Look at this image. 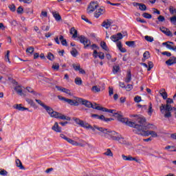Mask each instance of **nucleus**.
<instances>
[{
  "instance_id": "6e6552de",
  "label": "nucleus",
  "mask_w": 176,
  "mask_h": 176,
  "mask_svg": "<svg viewBox=\"0 0 176 176\" xmlns=\"http://www.w3.org/2000/svg\"><path fill=\"white\" fill-rule=\"evenodd\" d=\"M78 39H79L80 43H82V45H84L85 49L90 47V45H91V42L90 41V40L89 38H86V36H78Z\"/></svg>"
},
{
  "instance_id": "7ed1b4c3",
  "label": "nucleus",
  "mask_w": 176,
  "mask_h": 176,
  "mask_svg": "<svg viewBox=\"0 0 176 176\" xmlns=\"http://www.w3.org/2000/svg\"><path fill=\"white\" fill-rule=\"evenodd\" d=\"M44 109L50 114L51 118H55V119H60L61 120H71V118L67 117L57 111L53 110V109L47 105H45Z\"/></svg>"
},
{
  "instance_id": "69168bd1",
  "label": "nucleus",
  "mask_w": 176,
  "mask_h": 176,
  "mask_svg": "<svg viewBox=\"0 0 176 176\" xmlns=\"http://www.w3.org/2000/svg\"><path fill=\"white\" fill-rule=\"evenodd\" d=\"M10 24H11V25H12L13 27H16L19 23L16 20H12L10 21Z\"/></svg>"
},
{
  "instance_id": "412c9836",
  "label": "nucleus",
  "mask_w": 176,
  "mask_h": 176,
  "mask_svg": "<svg viewBox=\"0 0 176 176\" xmlns=\"http://www.w3.org/2000/svg\"><path fill=\"white\" fill-rule=\"evenodd\" d=\"M14 109H17L18 111H21L22 112L24 111H28V108L23 107V104H16L14 107Z\"/></svg>"
},
{
  "instance_id": "4c0bfd02",
  "label": "nucleus",
  "mask_w": 176,
  "mask_h": 176,
  "mask_svg": "<svg viewBox=\"0 0 176 176\" xmlns=\"http://www.w3.org/2000/svg\"><path fill=\"white\" fill-rule=\"evenodd\" d=\"M125 45H126V46H129V47H134V46L135 45V41H126L125 43Z\"/></svg>"
},
{
  "instance_id": "de8ad7c7",
  "label": "nucleus",
  "mask_w": 176,
  "mask_h": 176,
  "mask_svg": "<svg viewBox=\"0 0 176 176\" xmlns=\"http://www.w3.org/2000/svg\"><path fill=\"white\" fill-rule=\"evenodd\" d=\"M169 12H170V14H175L176 9L174 7H173V6H170L169 7Z\"/></svg>"
},
{
  "instance_id": "2eb2a0df",
  "label": "nucleus",
  "mask_w": 176,
  "mask_h": 176,
  "mask_svg": "<svg viewBox=\"0 0 176 176\" xmlns=\"http://www.w3.org/2000/svg\"><path fill=\"white\" fill-rule=\"evenodd\" d=\"M93 56L94 58H97V57H99L100 60H104L105 58V54H104L103 52H98L97 50L94 51Z\"/></svg>"
},
{
  "instance_id": "dca6fc26",
  "label": "nucleus",
  "mask_w": 176,
  "mask_h": 176,
  "mask_svg": "<svg viewBox=\"0 0 176 176\" xmlns=\"http://www.w3.org/2000/svg\"><path fill=\"white\" fill-rule=\"evenodd\" d=\"M56 89H57V90H58V91H62L63 93H65L66 94H68L69 96H72V94L71 93V90L67 89V88H64L60 86H56L55 87Z\"/></svg>"
},
{
  "instance_id": "680f3d73",
  "label": "nucleus",
  "mask_w": 176,
  "mask_h": 176,
  "mask_svg": "<svg viewBox=\"0 0 176 176\" xmlns=\"http://www.w3.org/2000/svg\"><path fill=\"white\" fill-rule=\"evenodd\" d=\"M134 101L135 102H141L142 99H141V96H137L134 98Z\"/></svg>"
},
{
  "instance_id": "4be33fe9",
  "label": "nucleus",
  "mask_w": 176,
  "mask_h": 176,
  "mask_svg": "<svg viewBox=\"0 0 176 176\" xmlns=\"http://www.w3.org/2000/svg\"><path fill=\"white\" fill-rule=\"evenodd\" d=\"M52 130L56 131V133H61V127L58 126V122H55L54 126L52 127Z\"/></svg>"
},
{
  "instance_id": "20e7f679",
  "label": "nucleus",
  "mask_w": 176,
  "mask_h": 176,
  "mask_svg": "<svg viewBox=\"0 0 176 176\" xmlns=\"http://www.w3.org/2000/svg\"><path fill=\"white\" fill-rule=\"evenodd\" d=\"M96 129L98 130V131H100V133H98L99 135H100L101 137H106V135H109L110 138L112 139L113 141H115V140L119 135V133H116L115 131H111L108 129L96 127Z\"/></svg>"
},
{
  "instance_id": "4468645a",
  "label": "nucleus",
  "mask_w": 176,
  "mask_h": 176,
  "mask_svg": "<svg viewBox=\"0 0 176 176\" xmlns=\"http://www.w3.org/2000/svg\"><path fill=\"white\" fill-rule=\"evenodd\" d=\"M122 157L123 160L128 162H136V163H138V159H137L136 157H133L131 155L126 156L124 155H122Z\"/></svg>"
},
{
  "instance_id": "a19ab883",
  "label": "nucleus",
  "mask_w": 176,
  "mask_h": 176,
  "mask_svg": "<svg viewBox=\"0 0 176 176\" xmlns=\"http://www.w3.org/2000/svg\"><path fill=\"white\" fill-rule=\"evenodd\" d=\"M67 141L69 142V144H71L72 145H74V146H76V145L78 144V142H76L71 138L67 139Z\"/></svg>"
},
{
  "instance_id": "a18cd8bd",
  "label": "nucleus",
  "mask_w": 176,
  "mask_h": 176,
  "mask_svg": "<svg viewBox=\"0 0 176 176\" xmlns=\"http://www.w3.org/2000/svg\"><path fill=\"white\" fill-rule=\"evenodd\" d=\"M71 54L73 57H76L78 56V50L75 48H72V50L71 51Z\"/></svg>"
},
{
  "instance_id": "8fccbe9b",
  "label": "nucleus",
  "mask_w": 176,
  "mask_h": 176,
  "mask_svg": "<svg viewBox=\"0 0 176 176\" xmlns=\"http://www.w3.org/2000/svg\"><path fill=\"white\" fill-rule=\"evenodd\" d=\"M26 102H27L28 104H29V105H30L31 107H34V105H35V103L34 102V100H32V99L26 98Z\"/></svg>"
},
{
  "instance_id": "72a5a7b5",
  "label": "nucleus",
  "mask_w": 176,
  "mask_h": 176,
  "mask_svg": "<svg viewBox=\"0 0 176 176\" xmlns=\"http://www.w3.org/2000/svg\"><path fill=\"white\" fill-rule=\"evenodd\" d=\"M95 109H97L98 111H102L103 112H109V109H107V108H104V107H101L100 106H96V107H95Z\"/></svg>"
},
{
  "instance_id": "393cba45",
  "label": "nucleus",
  "mask_w": 176,
  "mask_h": 176,
  "mask_svg": "<svg viewBox=\"0 0 176 176\" xmlns=\"http://www.w3.org/2000/svg\"><path fill=\"white\" fill-rule=\"evenodd\" d=\"M70 34L73 35V38H78V30L75 28L73 27L70 29Z\"/></svg>"
},
{
  "instance_id": "e433bc0d",
  "label": "nucleus",
  "mask_w": 176,
  "mask_h": 176,
  "mask_svg": "<svg viewBox=\"0 0 176 176\" xmlns=\"http://www.w3.org/2000/svg\"><path fill=\"white\" fill-rule=\"evenodd\" d=\"M87 145V142H85V140H81L80 142H77V144L76 146H86Z\"/></svg>"
},
{
  "instance_id": "5fc2aeb1",
  "label": "nucleus",
  "mask_w": 176,
  "mask_h": 176,
  "mask_svg": "<svg viewBox=\"0 0 176 176\" xmlns=\"http://www.w3.org/2000/svg\"><path fill=\"white\" fill-rule=\"evenodd\" d=\"M26 52L29 53V54H32L34 53V47H29L27 48Z\"/></svg>"
},
{
  "instance_id": "49530a36",
  "label": "nucleus",
  "mask_w": 176,
  "mask_h": 176,
  "mask_svg": "<svg viewBox=\"0 0 176 176\" xmlns=\"http://www.w3.org/2000/svg\"><path fill=\"white\" fill-rule=\"evenodd\" d=\"M35 101L36 102H37V104H38V105H41V107H42L43 108L46 107V104H45V103H43L42 100L36 99Z\"/></svg>"
},
{
  "instance_id": "3c124183",
  "label": "nucleus",
  "mask_w": 176,
  "mask_h": 176,
  "mask_svg": "<svg viewBox=\"0 0 176 176\" xmlns=\"http://www.w3.org/2000/svg\"><path fill=\"white\" fill-rule=\"evenodd\" d=\"M10 54V51L8 50L7 54H6V56H5V60L6 62H8V63H10V59L9 58Z\"/></svg>"
},
{
  "instance_id": "ea45409f",
  "label": "nucleus",
  "mask_w": 176,
  "mask_h": 176,
  "mask_svg": "<svg viewBox=\"0 0 176 176\" xmlns=\"http://www.w3.org/2000/svg\"><path fill=\"white\" fill-rule=\"evenodd\" d=\"M120 69V67H119V65H115L113 67V73L115 74H118V72H119Z\"/></svg>"
},
{
  "instance_id": "f8f14e48",
  "label": "nucleus",
  "mask_w": 176,
  "mask_h": 176,
  "mask_svg": "<svg viewBox=\"0 0 176 176\" xmlns=\"http://www.w3.org/2000/svg\"><path fill=\"white\" fill-rule=\"evenodd\" d=\"M97 8H98V4L97 2H91L87 10V13H93V12H94Z\"/></svg>"
},
{
  "instance_id": "a878e982",
  "label": "nucleus",
  "mask_w": 176,
  "mask_h": 176,
  "mask_svg": "<svg viewBox=\"0 0 176 176\" xmlns=\"http://www.w3.org/2000/svg\"><path fill=\"white\" fill-rule=\"evenodd\" d=\"M115 141H118L120 144H126V140H124V138L120 135H118Z\"/></svg>"
},
{
  "instance_id": "052dcab7",
  "label": "nucleus",
  "mask_w": 176,
  "mask_h": 176,
  "mask_svg": "<svg viewBox=\"0 0 176 176\" xmlns=\"http://www.w3.org/2000/svg\"><path fill=\"white\" fill-rule=\"evenodd\" d=\"M47 58H48V60H50V61H52L54 60V56L52 53H48Z\"/></svg>"
},
{
  "instance_id": "79ce46f5",
  "label": "nucleus",
  "mask_w": 176,
  "mask_h": 176,
  "mask_svg": "<svg viewBox=\"0 0 176 176\" xmlns=\"http://www.w3.org/2000/svg\"><path fill=\"white\" fill-rule=\"evenodd\" d=\"M72 67L75 71H79L80 69V65L79 63H74Z\"/></svg>"
},
{
  "instance_id": "423d86ee",
  "label": "nucleus",
  "mask_w": 176,
  "mask_h": 176,
  "mask_svg": "<svg viewBox=\"0 0 176 176\" xmlns=\"http://www.w3.org/2000/svg\"><path fill=\"white\" fill-rule=\"evenodd\" d=\"M58 98H59V100H61V101H65V102H67V104L72 105V107L79 106V101H78V98H76V100H72L58 96Z\"/></svg>"
},
{
  "instance_id": "bb28decb",
  "label": "nucleus",
  "mask_w": 176,
  "mask_h": 176,
  "mask_svg": "<svg viewBox=\"0 0 176 176\" xmlns=\"http://www.w3.org/2000/svg\"><path fill=\"white\" fill-rule=\"evenodd\" d=\"M126 83H130L131 82V72L128 71L126 74V77L125 78Z\"/></svg>"
},
{
  "instance_id": "09e8293b",
  "label": "nucleus",
  "mask_w": 176,
  "mask_h": 176,
  "mask_svg": "<svg viewBox=\"0 0 176 176\" xmlns=\"http://www.w3.org/2000/svg\"><path fill=\"white\" fill-rule=\"evenodd\" d=\"M106 156H110L112 157L113 156V153H112V151L111 149L108 148L107 151L104 153Z\"/></svg>"
},
{
  "instance_id": "0eeeda50",
  "label": "nucleus",
  "mask_w": 176,
  "mask_h": 176,
  "mask_svg": "<svg viewBox=\"0 0 176 176\" xmlns=\"http://www.w3.org/2000/svg\"><path fill=\"white\" fill-rule=\"evenodd\" d=\"M113 116L115 118H117L120 122L125 123L126 126H133V122H131V121H129V118H123V117L119 113V112L116 111L113 114Z\"/></svg>"
},
{
  "instance_id": "9b49d317",
  "label": "nucleus",
  "mask_w": 176,
  "mask_h": 176,
  "mask_svg": "<svg viewBox=\"0 0 176 176\" xmlns=\"http://www.w3.org/2000/svg\"><path fill=\"white\" fill-rule=\"evenodd\" d=\"M140 135H143L144 137H148V135H151L153 138L157 137V133L153 131H144L142 132Z\"/></svg>"
},
{
  "instance_id": "e2e57ef3",
  "label": "nucleus",
  "mask_w": 176,
  "mask_h": 176,
  "mask_svg": "<svg viewBox=\"0 0 176 176\" xmlns=\"http://www.w3.org/2000/svg\"><path fill=\"white\" fill-rule=\"evenodd\" d=\"M0 175H8V171L5 169H0Z\"/></svg>"
},
{
  "instance_id": "58836bf2",
  "label": "nucleus",
  "mask_w": 176,
  "mask_h": 176,
  "mask_svg": "<svg viewBox=\"0 0 176 176\" xmlns=\"http://www.w3.org/2000/svg\"><path fill=\"white\" fill-rule=\"evenodd\" d=\"M74 82L76 85H78V86H80V85L82 83V78L79 77L76 78Z\"/></svg>"
},
{
  "instance_id": "4d7b16f0",
  "label": "nucleus",
  "mask_w": 176,
  "mask_h": 176,
  "mask_svg": "<svg viewBox=\"0 0 176 176\" xmlns=\"http://www.w3.org/2000/svg\"><path fill=\"white\" fill-rule=\"evenodd\" d=\"M125 89L126 91H131V90H133V85L128 84L127 86H125Z\"/></svg>"
},
{
  "instance_id": "c03bdc74",
  "label": "nucleus",
  "mask_w": 176,
  "mask_h": 176,
  "mask_svg": "<svg viewBox=\"0 0 176 176\" xmlns=\"http://www.w3.org/2000/svg\"><path fill=\"white\" fill-rule=\"evenodd\" d=\"M144 39H145L147 42H151V43H152V42H153V41H155L154 38H153V37L150 36H144Z\"/></svg>"
},
{
  "instance_id": "864d4df0",
  "label": "nucleus",
  "mask_w": 176,
  "mask_h": 176,
  "mask_svg": "<svg viewBox=\"0 0 176 176\" xmlns=\"http://www.w3.org/2000/svg\"><path fill=\"white\" fill-rule=\"evenodd\" d=\"M59 69L60 65H58V63H55L52 65V69H54V71H58Z\"/></svg>"
},
{
  "instance_id": "2f4dec72",
  "label": "nucleus",
  "mask_w": 176,
  "mask_h": 176,
  "mask_svg": "<svg viewBox=\"0 0 176 176\" xmlns=\"http://www.w3.org/2000/svg\"><path fill=\"white\" fill-rule=\"evenodd\" d=\"M15 91L19 96H24V94H23V89H21V87L18 86L15 87Z\"/></svg>"
},
{
  "instance_id": "f257e3e1",
  "label": "nucleus",
  "mask_w": 176,
  "mask_h": 176,
  "mask_svg": "<svg viewBox=\"0 0 176 176\" xmlns=\"http://www.w3.org/2000/svg\"><path fill=\"white\" fill-rule=\"evenodd\" d=\"M131 118H137L136 120L138 124H135L134 122H131L132 126H129V127H133V131L135 133V134H138L139 135L144 131V129L145 127V122H146V120L145 118L142 116H138L137 115H131Z\"/></svg>"
},
{
  "instance_id": "f704fd0d",
  "label": "nucleus",
  "mask_w": 176,
  "mask_h": 176,
  "mask_svg": "<svg viewBox=\"0 0 176 176\" xmlns=\"http://www.w3.org/2000/svg\"><path fill=\"white\" fill-rule=\"evenodd\" d=\"M26 90L29 92V93H32L34 96H38V93H36V91H34V89H32V88L30 87H26Z\"/></svg>"
},
{
  "instance_id": "473e14b6",
  "label": "nucleus",
  "mask_w": 176,
  "mask_h": 176,
  "mask_svg": "<svg viewBox=\"0 0 176 176\" xmlns=\"http://www.w3.org/2000/svg\"><path fill=\"white\" fill-rule=\"evenodd\" d=\"M100 46L102 49H103L106 52H108V46L107 45V43H105L104 41H101Z\"/></svg>"
},
{
  "instance_id": "a211bd4d",
  "label": "nucleus",
  "mask_w": 176,
  "mask_h": 176,
  "mask_svg": "<svg viewBox=\"0 0 176 176\" xmlns=\"http://www.w3.org/2000/svg\"><path fill=\"white\" fill-rule=\"evenodd\" d=\"M104 13H105V8H100L96 11V12L94 13V16L96 19H98L100 16H102V14H104Z\"/></svg>"
},
{
  "instance_id": "c9c22d12",
  "label": "nucleus",
  "mask_w": 176,
  "mask_h": 176,
  "mask_svg": "<svg viewBox=\"0 0 176 176\" xmlns=\"http://www.w3.org/2000/svg\"><path fill=\"white\" fill-rule=\"evenodd\" d=\"M91 90L94 91V93H100V91H101V88L95 85L92 87Z\"/></svg>"
},
{
  "instance_id": "cd10ccee",
  "label": "nucleus",
  "mask_w": 176,
  "mask_h": 176,
  "mask_svg": "<svg viewBox=\"0 0 176 176\" xmlns=\"http://www.w3.org/2000/svg\"><path fill=\"white\" fill-rule=\"evenodd\" d=\"M151 129L152 130H155V129H156V126L153 124H148V125H145L144 128V131H146V130H149Z\"/></svg>"
},
{
  "instance_id": "338daca9",
  "label": "nucleus",
  "mask_w": 176,
  "mask_h": 176,
  "mask_svg": "<svg viewBox=\"0 0 176 176\" xmlns=\"http://www.w3.org/2000/svg\"><path fill=\"white\" fill-rule=\"evenodd\" d=\"M153 68V63L148 62V67L147 69V71H151Z\"/></svg>"
},
{
  "instance_id": "9d476101",
  "label": "nucleus",
  "mask_w": 176,
  "mask_h": 176,
  "mask_svg": "<svg viewBox=\"0 0 176 176\" xmlns=\"http://www.w3.org/2000/svg\"><path fill=\"white\" fill-rule=\"evenodd\" d=\"M54 41L56 43H57V45H60V43L61 45H63V46H68V43L67 42V39L64 38V36L63 35H60L59 36V38L58 37H56L54 38Z\"/></svg>"
},
{
  "instance_id": "b1692460",
  "label": "nucleus",
  "mask_w": 176,
  "mask_h": 176,
  "mask_svg": "<svg viewBox=\"0 0 176 176\" xmlns=\"http://www.w3.org/2000/svg\"><path fill=\"white\" fill-rule=\"evenodd\" d=\"M117 47H118V50L121 52V53H126V52H127L126 48L123 47L122 42L120 41L117 42Z\"/></svg>"
},
{
  "instance_id": "c756f323",
  "label": "nucleus",
  "mask_w": 176,
  "mask_h": 176,
  "mask_svg": "<svg viewBox=\"0 0 176 176\" xmlns=\"http://www.w3.org/2000/svg\"><path fill=\"white\" fill-rule=\"evenodd\" d=\"M16 166L20 168V170H24V166H23V164L21 163V161H20V160H16Z\"/></svg>"
},
{
  "instance_id": "5701e85b",
  "label": "nucleus",
  "mask_w": 176,
  "mask_h": 176,
  "mask_svg": "<svg viewBox=\"0 0 176 176\" xmlns=\"http://www.w3.org/2000/svg\"><path fill=\"white\" fill-rule=\"evenodd\" d=\"M52 16L55 19L56 21H61V16L60 15V14H58V12L53 11Z\"/></svg>"
},
{
  "instance_id": "6ab92c4d",
  "label": "nucleus",
  "mask_w": 176,
  "mask_h": 176,
  "mask_svg": "<svg viewBox=\"0 0 176 176\" xmlns=\"http://www.w3.org/2000/svg\"><path fill=\"white\" fill-rule=\"evenodd\" d=\"M112 25V20L107 19L106 21H104L102 23V27H104L106 28V30H108Z\"/></svg>"
},
{
  "instance_id": "1a4fd4ad",
  "label": "nucleus",
  "mask_w": 176,
  "mask_h": 176,
  "mask_svg": "<svg viewBox=\"0 0 176 176\" xmlns=\"http://www.w3.org/2000/svg\"><path fill=\"white\" fill-rule=\"evenodd\" d=\"M73 120L76 123V124H79L81 127H84L85 129H92V126L88 123H85L83 120H81L79 118H74Z\"/></svg>"
},
{
  "instance_id": "6e6d98bb",
  "label": "nucleus",
  "mask_w": 176,
  "mask_h": 176,
  "mask_svg": "<svg viewBox=\"0 0 176 176\" xmlns=\"http://www.w3.org/2000/svg\"><path fill=\"white\" fill-rule=\"evenodd\" d=\"M142 16L144 17V19H152V15L147 12L143 13Z\"/></svg>"
},
{
  "instance_id": "f3484780",
  "label": "nucleus",
  "mask_w": 176,
  "mask_h": 176,
  "mask_svg": "<svg viewBox=\"0 0 176 176\" xmlns=\"http://www.w3.org/2000/svg\"><path fill=\"white\" fill-rule=\"evenodd\" d=\"M165 63L168 67H171V65H174V64H176V57L172 56L168 60H167Z\"/></svg>"
},
{
  "instance_id": "aec40b11",
  "label": "nucleus",
  "mask_w": 176,
  "mask_h": 176,
  "mask_svg": "<svg viewBox=\"0 0 176 176\" xmlns=\"http://www.w3.org/2000/svg\"><path fill=\"white\" fill-rule=\"evenodd\" d=\"M160 31L163 32V34H165L167 36H173V32L170 31L168 28H166L164 27L160 28Z\"/></svg>"
},
{
  "instance_id": "13d9d810",
  "label": "nucleus",
  "mask_w": 176,
  "mask_h": 176,
  "mask_svg": "<svg viewBox=\"0 0 176 176\" xmlns=\"http://www.w3.org/2000/svg\"><path fill=\"white\" fill-rule=\"evenodd\" d=\"M170 21L172 24L175 25L176 23V16H173L172 17L170 18Z\"/></svg>"
},
{
  "instance_id": "ddd939ff",
  "label": "nucleus",
  "mask_w": 176,
  "mask_h": 176,
  "mask_svg": "<svg viewBox=\"0 0 176 176\" xmlns=\"http://www.w3.org/2000/svg\"><path fill=\"white\" fill-rule=\"evenodd\" d=\"M110 39L113 42H118V41H120V39H123V34H122V33H118L116 34L112 35L110 37Z\"/></svg>"
},
{
  "instance_id": "c85d7f7f",
  "label": "nucleus",
  "mask_w": 176,
  "mask_h": 176,
  "mask_svg": "<svg viewBox=\"0 0 176 176\" xmlns=\"http://www.w3.org/2000/svg\"><path fill=\"white\" fill-rule=\"evenodd\" d=\"M98 119H100V120H103L104 122H111V120H113V119L112 118H105V116L102 115L98 116Z\"/></svg>"
},
{
  "instance_id": "774afa93",
  "label": "nucleus",
  "mask_w": 176,
  "mask_h": 176,
  "mask_svg": "<svg viewBox=\"0 0 176 176\" xmlns=\"http://www.w3.org/2000/svg\"><path fill=\"white\" fill-rule=\"evenodd\" d=\"M23 10H24V9H23L21 6H19V7L18 8L16 12H17V13H18L19 14H21V13H23Z\"/></svg>"
},
{
  "instance_id": "7c9ffc66",
  "label": "nucleus",
  "mask_w": 176,
  "mask_h": 176,
  "mask_svg": "<svg viewBox=\"0 0 176 176\" xmlns=\"http://www.w3.org/2000/svg\"><path fill=\"white\" fill-rule=\"evenodd\" d=\"M149 57H151V54H149V52L146 51L143 54L142 61L144 62L145 61V60H148Z\"/></svg>"
},
{
  "instance_id": "39448f33",
  "label": "nucleus",
  "mask_w": 176,
  "mask_h": 176,
  "mask_svg": "<svg viewBox=\"0 0 176 176\" xmlns=\"http://www.w3.org/2000/svg\"><path fill=\"white\" fill-rule=\"evenodd\" d=\"M77 101H78V102L82 104V105H85V107H87V108H93V109H96V108H97L96 103L93 104L87 100H85L80 98H77Z\"/></svg>"
},
{
  "instance_id": "37998d69",
  "label": "nucleus",
  "mask_w": 176,
  "mask_h": 176,
  "mask_svg": "<svg viewBox=\"0 0 176 176\" xmlns=\"http://www.w3.org/2000/svg\"><path fill=\"white\" fill-rule=\"evenodd\" d=\"M148 113L149 116H152V113H153V109H152V103L151 102L149 103Z\"/></svg>"
},
{
  "instance_id": "f03ea898",
  "label": "nucleus",
  "mask_w": 176,
  "mask_h": 176,
  "mask_svg": "<svg viewBox=\"0 0 176 176\" xmlns=\"http://www.w3.org/2000/svg\"><path fill=\"white\" fill-rule=\"evenodd\" d=\"M174 100L171 98H168L166 100V104H162L160 107V111L162 115L166 118H171V111H173V106L170 104H173Z\"/></svg>"
},
{
  "instance_id": "603ef678",
  "label": "nucleus",
  "mask_w": 176,
  "mask_h": 176,
  "mask_svg": "<svg viewBox=\"0 0 176 176\" xmlns=\"http://www.w3.org/2000/svg\"><path fill=\"white\" fill-rule=\"evenodd\" d=\"M139 9H140V10H142L144 12V11L146 10V6H145V4L140 3L139 5Z\"/></svg>"
},
{
  "instance_id": "bf43d9fd",
  "label": "nucleus",
  "mask_w": 176,
  "mask_h": 176,
  "mask_svg": "<svg viewBox=\"0 0 176 176\" xmlns=\"http://www.w3.org/2000/svg\"><path fill=\"white\" fill-rule=\"evenodd\" d=\"M81 19H82V20H84V21H86V23H88L89 24H91V22H90V21H89V19L86 17V16L82 15Z\"/></svg>"
},
{
  "instance_id": "0e129e2a",
  "label": "nucleus",
  "mask_w": 176,
  "mask_h": 176,
  "mask_svg": "<svg viewBox=\"0 0 176 176\" xmlns=\"http://www.w3.org/2000/svg\"><path fill=\"white\" fill-rule=\"evenodd\" d=\"M41 30L42 31H49V30H50V26L43 25L41 26Z\"/></svg>"
}]
</instances>
